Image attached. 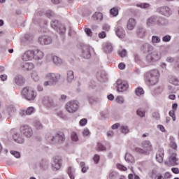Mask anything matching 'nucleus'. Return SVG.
Here are the masks:
<instances>
[{"label":"nucleus","instance_id":"30","mask_svg":"<svg viewBox=\"0 0 179 179\" xmlns=\"http://www.w3.org/2000/svg\"><path fill=\"white\" fill-rule=\"evenodd\" d=\"M124 160H126L127 163H130L131 164H134V163H135V158L129 152L126 153L124 156Z\"/></svg>","mask_w":179,"mask_h":179},{"label":"nucleus","instance_id":"55","mask_svg":"<svg viewBox=\"0 0 179 179\" xmlns=\"http://www.w3.org/2000/svg\"><path fill=\"white\" fill-rule=\"evenodd\" d=\"M87 124V119L83 118L81 119L79 122L80 127H85Z\"/></svg>","mask_w":179,"mask_h":179},{"label":"nucleus","instance_id":"22","mask_svg":"<svg viewBox=\"0 0 179 179\" xmlns=\"http://www.w3.org/2000/svg\"><path fill=\"white\" fill-rule=\"evenodd\" d=\"M145 76H150L151 78H160V71L157 69H152L148 73H145Z\"/></svg>","mask_w":179,"mask_h":179},{"label":"nucleus","instance_id":"57","mask_svg":"<svg viewBox=\"0 0 179 179\" xmlns=\"http://www.w3.org/2000/svg\"><path fill=\"white\" fill-rule=\"evenodd\" d=\"M169 115L172 117L173 121H176V110H170Z\"/></svg>","mask_w":179,"mask_h":179},{"label":"nucleus","instance_id":"61","mask_svg":"<svg viewBox=\"0 0 179 179\" xmlns=\"http://www.w3.org/2000/svg\"><path fill=\"white\" fill-rule=\"evenodd\" d=\"M83 136H89V135H90V131L89 130V129H85L83 131Z\"/></svg>","mask_w":179,"mask_h":179},{"label":"nucleus","instance_id":"13","mask_svg":"<svg viewBox=\"0 0 179 179\" xmlns=\"http://www.w3.org/2000/svg\"><path fill=\"white\" fill-rule=\"evenodd\" d=\"M92 52H93V48L88 45H84L83 47L81 57L86 59H89L92 55Z\"/></svg>","mask_w":179,"mask_h":179},{"label":"nucleus","instance_id":"33","mask_svg":"<svg viewBox=\"0 0 179 179\" xmlns=\"http://www.w3.org/2000/svg\"><path fill=\"white\" fill-rule=\"evenodd\" d=\"M43 103L45 104V106H47L48 107H51L52 104H54V101L52 99H50L48 96H45L43 99Z\"/></svg>","mask_w":179,"mask_h":179},{"label":"nucleus","instance_id":"41","mask_svg":"<svg viewBox=\"0 0 179 179\" xmlns=\"http://www.w3.org/2000/svg\"><path fill=\"white\" fill-rule=\"evenodd\" d=\"M151 42L152 44H159V43H162V39L157 36H152Z\"/></svg>","mask_w":179,"mask_h":179},{"label":"nucleus","instance_id":"12","mask_svg":"<svg viewBox=\"0 0 179 179\" xmlns=\"http://www.w3.org/2000/svg\"><path fill=\"white\" fill-rule=\"evenodd\" d=\"M21 134H23L27 138L33 136V129L29 125H22L20 127Z\"/></svg>","mask_w":179,"mask_h":179},{"label":"nucleus","instance_id":"53","mask_svg":"<svg viewBox=\"0 0 179 179\" xmlns=\"http://www.w3.org/2000/svg\"><path fill=\"white\" fill-rule=\"evenodd\" d=\"M171 41V36L170 35H166L162 37V41H164V43H169Z\"/></svg>","mask_w":179,"mask_h":179},{"label":"nucleus","instance_id":"58","mask_svg":"<svg viewBox=\"0 0 179 179\" xmlns=\"http://www.w3.org/2000/svg\"><path fill=\"white\" fill-rule=\"evenodd\" d=\"M102 29L105 31H110V29H111V27H110V25L108 24H103V26H102Z\"/></svg>","mask_w":179,"mask_h":179},{"label":"nucleus","instance_id":"17","mask_svg":"<svg viewBox=\"0 0 179 179\" xmlns=\"http://www.w3.org/2000/svg\"><path fill=\"white\" fill-rule=\"evenodd\" d=\"M157 12L160 13V15H163L164 16H166L169 17L171 15V10L170 8L167 6L159 7L157 9Z\"/></svg>","mask_w":179,"mask_h":179},{"label":"nucleus","instance_id":"15","mask_svg":"<svg viewBox=\"0 0 179 179\" xmlns=\"http://www.w3.org/2000/svg\"><path fill=\"white\" fill-rule=\"evenodd\" d=\"M38 43L41 45H50L52 43V38L49 36H41L38 38Z\"/></svg>","mask_w":179,"mask_h":179},{"label":"nucleus","instance_id":"6","mask_svg":"<svg viewBox=\"0 0 179 179\" xmlns=\"http://www.w3.org/2000/svg\"><path fill=\"white\" fill-rule=\"evenodd\" d=\"M160 59H162V54L156 50L148 53L145 57L146 62L150 65L156 64V62H158Z\"/></svg>","mask_w":179,"mask_h":179},{"label":"nucleus","instance_id":"32","mask_svg":"<svg viewBox=\"0 0 179 179\" xmlns=\"http://www.w3.org/2000/svg\"><path fill=\"white\" fill-rule=\"evenodd\" d=\"M52 61H53V64L55 65H56V66H59L60 65H62L63 64V61L62 59H61L58 56H53L52 57Z\"/></svg>","mask_w":179,"mask_h":179},{"label":"nucleus","instance_id":"64","mask_svg":"<svg viewBox=\"0 0 179 179\" xmlns=\"http://www.w3.org/2000/svg\"><path fill=\"white\" fill-rule=\"evenodd\" d=\"M171 171L174 174H179V169L178 168H172Z\"/></svg>","mask_w":179,"mask_h":179},{"label":"nucleus","instance_id":"35","mask_svg":"<svg viewBox=\"0 0 179 179\" xmlns=\"http://www.w3.org/2000/svg\"><path fill=\"white\" fill-rule=\"evenodd\" d=\"M93 20H96L97 22H101L103 20V14L100 12H96L92 15Z\"/></svg>","mask_w":179,"mask_h":179},{"label":"nucleus","instance_id":"20","mask_svg":"<svg viewBox=\"0 0 179 179\" xmlns=\"http://www.w3.org/2000/svg\"><path fill=\"white\" fill-rule=\"evenodd\" d=\"M164 157V149L163 148H159L155 156V159L158 163H163V159Z\"/></svg>","mask_w":179,"mask_h":179},{"label":"nucleus","instance_id":"42","mask_svg":"<svg viewBox=\"0 0 179 179\" xmlns=\"http://www.w3.org/2000/svg\"><path fill=\"white\" fill-rule=\"evenodd\" d=\"M120 131L122 132V134H129V128L128 127V126H125V125H122L120 127Z\"/></svg>","mask_w":179,"mask_h":179},{"label":"nucleus","instance_id":"14","mask_svg":"<svg viewBox=\"0 0 179 179\" xmlns=\"http://www.w3.org/2000/svg\"><path fill=\"white\" fill-rule=\"evenodd\" d=\"M118 92H127L129 85L127 81H122V80H117L116 82Z\"/></svg>","mask_w":179,"mask_h":179},{"label":"nucleus","instance_id":"24","mask_svg":"<svg viewBox=\"0 0 179 179\" xmlns=\"http://www.w3.org/2000/svg\"><path fill=\"white\" fill-rule=\"evenodd\" d=\"M154 48L150 43H144L141 46V50L144 52H150V51H153Z\"/></svg>","mask_w":179,"mask_h":179},{"label":"nucleus","instance_id":"28","mask_svg":"<svg viewBox=\"0 0 179 179\" xmlns=\"http://www.w3.org/2000/svg\"><path fill=\"white\" fill-rule=\"evenodd\" d=\"M169 141H170V143H169L170 147L172 149H173V150L176 151L177 148H178V145H177V143L176 142V138H174V136H170Z\"/></svg>","mask_w":179,"mask_h":179},{"label":"nucleus","instance_id":"21","mask_svg":"<svg viewBox=\"0 0 179 179\" xmlns=\"http://www.w3.org/2000/svg\"><path fill=\"white\" fill-rule=\"evenodd\" d=\"M13 138L17 143H24V138L20 134L15 133L13 135Z\"/></svg>","mask_w":179,"mask_h":179},{"label":"nucleus","instance_id":"19","mask_svg":"<svg viewBox=\"0 0 179 179\" xmlns=\"http://www.w3.org/2000/svg\"><path fill=\"white\" fill-rule=\"evenodd\" d=\"M14 83L17 85V86H23L24 85V83L26 82V80L22 75H17L15 76L13 79Z\"/></svg>","mask_w":179,"mask_h":179},{"label":"nucleus","instance_id":"51","mask_svg":"<svg viewBox=\"0 0 179 179\" xmlns=\"http://www.w3.org/2000/svg\"><path fill=\"white\" fill-rule=\"evenodd\" d=\"M26 43H30V41H31V40H33V36L31 35H30V34H27L24 35V37Z\"/></svg>","mask_w":179,"mask_h":179},{"label":"nucleus","instance_id":"49","mask_svg":"<svg viewBox=\"0 0 179 179\" xmlns=\"http://www.w3.org/2000/svg\"><path fill=\"white\" fill-rule=\"evenodd\" d=\"M135 93H136V96H142V94H143L145 93V91H143V89H142L141 87H138L135 90Z\"/></svg>","mask_w":179,"mask_h":179},{"label":"nucleus","instance_id":"44","mask_svg":"<svg viewBox=\"0 0 179 179\" xmlns=\"http://www.w3.org/2000/svg\"><path fill=\"white\" fill-rule=\"evenodd\" d=\"M31 78L35 82H38L40 80V77L38 76V74L36 71H32L31 73Z\"/></svg>","mask_w":179,"mask_h":179},{"label":"nucleus","instance_id":"26","mask_svg":"<svg viewBox=\"0 0 179 179\" xmlns=\"http://www.w3.org/2000/svg\"><path fill=\"white\" fill-rule=\"evenodd\" d=\"M136 26V21L134 18H130L127 24V27L128 30H134L135 27Z\"/></svg>","mask_w":179,"mask_h":179},{"label":"nucleus","instance_id":"4","mask_svg":"<svg viewBox=\"0 0 179 179\" xmlns=\"http://www.w3.org/2000/svg\"><path fill=\"white\" fill-rule=\"evenodd\" d=\"M21 94L24 99L28 100V101H33L37 97V92L33 90V88L29 87H25L22 89Z\"/></svg>","mask_w":179,"mask_h":179},{"label":"nucleus","instance_id":"59","mask_svg":"<svg viewBox=\"0 0 179 179\" xmlns=\"http://www.w3.org/2000/svg\"><path fill=\"white\" fill-rule=\"evenodd\" d=\"M93 160H94V163L96 164H97L99 163V162H100V155H94V157H93Z\"/></svg>","mask_w":179,"mask_h":179},{"label":"nucleus","instance_id":"7","mask_svg":"<svg viewBox=\"0 0 179 179\" xmlns=\"http://www.w3.org/2000/svg\"><path fill=\"white\" fill-rule=\"evenodd\" d=\"M79 107H80V103L78 100H71L66 103V111L71 114L76 113L79 110Z\"/></svg>","mask_w":179,"mask_h":179},{"label":"nucleus","instance_id":"29","mask_svg":"<svg viewBox=\"0 0 179 179\" xmlns=\"http://www.w3.org/2000/svg\"><path fill=\"white\" fill-rule=\"evenodd\" d=\"M113 44L110 43H105L103 45V51L106 54H110V52H113Z\"/></svg>","mask_w":179,"mask_h":179},{"label":"nucleus","instance_id":"63","mask_svg":"<svg viewBox=\"0 0 179 179\" xmlns=\"http://www.w3.org/2000/svg\"><path fill=\"white\" fill-rule=\"evenodd\" d=\"M119 55L122 57L124 58V57L127 56V50L125 49L122 50L119 52Z\"/></svg>","mask_w":179,"mask_h":179},{"label":"nucleus","instance_id":"60","mask_svg":"<svg viewBox=\"0 0 179 179\" xmlns=\"http://www.w3.org/2000/svg\"><path fill=\"white\" fill-rule=\"evenodd\" d=\"M85 31L87 36H88L89 37H92V36L93 34V33L92 32V29H90L89 28H85Z\"/></svg>","mask_w":179,"mask_h":179},{"label":"nucleus","instance_id":"40","mask_svg":"<svg viewBox=\"0 0 179 179\" xmlns=\"http://www.w3.org/2000/svg\"><path fill=\"white\" fill-rule=\"evenodd\" d=\"M58 139V142L60 143L65 141V135L63 133L56 134V140Z\"/></svg>","mask_w":179,"mask_h":179},{"label":"nucleus","instance_id":"56","mask_svg":"<svg viewBox=\"0 0 179 179\" xmlns=\"http://www.w3.org/2000/svg\"><path fill=\"white\" fill-rule=\"evenodd\" d=\"M105 148L104 145H102L101 143H98L97 146H96V150H98V152H103V150H104Z\"/></svg>","mask_w":179,"mask_h":179},{"label":"nucleus","instance_id":"5","mask_svg":"<svg viewBox=\"0 0 179 179\" xmlns=\"http://www.w3.org/2000/svg\"><path fill=\"white\" fill-rule=\"evenodd\" d=\"M141 148H136V152L137 153H141V155H146L149 152H152L153 150V145H152V142L149 140H145L141 143Z\"/></svg>","mask_w":179,"mask_h":179},{"label":"nucleus","instance_id":"2","mask_svg":"<svg viewBox=\"0 0 179 179\" xmlns=\"http://www.w3.org/2000/svg\"><path fill=\"white\" fill-rule=\"evenodd\" d=\"M44 52L40 49L27 50L22 56V61H41L44 59Z\"/></svg>","mask_w":179,"mask_h":179},{"label":"nucleus","instance_id":"50","mask_svg":"<svg viewBox=\"0 0 179 179\" xmlns=\"http://www.w3.org/2000/svg\"><path fill=\"white\" fill-rule=\"evenodd\" d=\"M116 167L117 169H118V170H120V171H127V170H128V169H127L125 166L121 164H117Z\"/></svg>","mask_w":179,"mask_h":179},{"label":"nucleus","instance_id":"27","mask_svg":"<svg viewBox=\"0 0 179 179\" xmlns=\"http://www.w3.org/2000/svg\"><path fill=\"white\" fill-rule=\"evenodd\" d=\"M137 36L138 37H140V38H143L145 36H146V29L142 27H138L137 28Z\"/></svg>","mask_w":179,"mask_h":179},{"label":"nucleus","instance_id":"39","mask_svg":"<svg viewBox=\"0 0 179 179\" xmlns=\"http://www.w3.org/2000/svg\"><path fill=\"white\" fill-rule=\"evenodd\" d=\"M71 138L73 142H79V136L78 134L75 131L71 133Z\"/></svg>","mask_w":179,"mask_h":179},{"label":"nucleus","instance_id":"62","mask_svg":"<svg viewBox=\"0 0 179 179\" xmlns=\"http://www.w3.org/2000/svg\"><path fill=\"white\" fill-rule=\"evenodd\" d=\"M99 38H106V37H107V34H106V31H103L99 34Z\"/></svg>","mask_w":179,"mask_h":179},{"label":"nucleus","instance_id":"23","mask_svg":"<svg viewBox=\"0 0 179 179\" xmlns=\"http://www.w3.org/2000/svg\"><path fill=\"white\" fill-rule=\"evenodd\" d=\"M75 79V73L72 70H68L66 72V80L68 83H72Z\"/></svg>","mask_w":179,"mask_h":179},{"label":"nucleus","instance_id":"10","mask_svg":"<svg viewBox=\"0 0 179 179\" xmlns=\"http://www.w3.org/2000/svg\"><path fill=\"white\" fill-rule=\"evenodd\" d=\"M160 20H163V19L159 17L157 15H152L147 19L146 26L147 27H153V26H156V24H164L160 22Z\"/></svg>","mask_w":179,"mask_h":179},{"label":"nucleus","instance_id":"38","mask_svg":"<svg viewBox=\"0 0 179 179\" xmlns=\"http://www.w3.org/2000/svg\"><path fill=\"white\" fill-rule=\"evenodd\" d=\"M80 166L81 167V171L82 173H87V170H89V166L86 165V164L84 162H81L80 163Z\"/></svg>","mask_w":179,"mask_h":179},{"label":"nucleus","instance_id":"34","mask_svg":"<svg viewBox=\"0 0 179 179\" xmlns=\"http://www.w3.org/2000/svg\"><path fill=\"white\" fill-rule=\"evenodd\" d=\"M22 68L27 71H31L34 69V64L31 62H25L22 65Z\"/></svg>","mask_w":179,"mask_h":179},{"label":"nucleus","instance_id":"54","mask_svg":"<svg viewBox=\"0 0 179 179\" xmlns=\"http://www.w3.org/2000/svg\"><path fill=\"white\" fill-rule=\"evenodd\" d=\"M137 115L139 117H145V110L140 108L137 110Z\"/></svg>","mask_w":179,"mask_h":179},{"label":"nucleus","instance_id":"45","mask_svg":"<svg viewBox=\"0 0 179 179\" xmlns=\"http://www.w3.org/2000/svg\"><path fill=\"white\" fill-rule=\"evenodd\" d=\"M119 174L115 171H112L109 173V178L110 179H116L118 177Z\"/></svg>","mask_w":179,"mask_h":179},{"label":"nucleus","instance_id":"52","mask_svg":"<svg viewBox=\"0 0 179 179\" xmlns=\"http://www.w3.org/2000/svg\"><path fill=\"white\" fill-rule=\"evenodd\" d=\"M10 154L15 157V159H20V152L15 150H11Z\"/></svg>","mask_w":179,"mask_h":179},{"label":"nucleus","instance_id":"47","mask_svg":"<svg viewBox=\"0 0 179 179\" xmlns=\"http://www.w3.org/2000/svg\"><path fill=\"white\" fill-rule=\"evenodd\" d=\"M116 103L118 104H124L125 103V99H124V96H117L115 99Z\"/></svg>","mask_w":179,"mask_h":179},{"label":"nucleus","instance_id":"3","mask_svg":"<svg viewBox=\"0 0 179 179\" xmlns=\"http://www.w3.org/2000/svg\"><path fill=\"white\" fill-rule=\"evenodd\" d=\"M45 79L48 81L43 83V86H52L57 85L59 80L61 79V74L55 73H48L45 75Z\"/></svg>","mask_w":179,"mask_h":179},{"label":"nucleus","instance_id":"48","mask_svg":"<svg viewBox=\"0 0 179 179\" xmlns=\"http://www.w3.org/2000/svg\"><path fill=\"white\" fill-rule=\"evenodd\" d=\"M34 107L30 106L26 110V114L27 115H31V114L34 113Z\"/></svg>","mask_w":179,"mask_h":179},{"label":"nucleus","instance_id":"31","mask_svg":"<svg viewBox=\"0 0 179 179\" xmlns=\"http://www.w3.org/2000/svg\"><path fill=\"white\" fill-rule=\"evenodd\" d=\"M75 173H76L75 168L72 166L68 168L67 174L70 179H75Z\"/></svg>","mask_w":179,"mask_h":179},{"label":"nucleus","instance_id":"16","mask_svg":"<svg viewBox=\"0 0 179 179\" xmlns=\"http://www.w3.org/2000/svg\"><path fill=\"white\" fill-rule=\"evenodd\" d=\"M62 164V159L59 157H55L53 158V162L52 163V167L55 171L59 170Z\"/></svg>","mask_w":179,"mask_h":179},{"label":"nucleus","instance_id":"43","mask_svg":"<svg viewBox=\"0 0 179 179\" xmlns=\"http://www.w3.org/2000/svg\"><path fill=\"white\" fill-rule=\"evenodd\" d=\"M110 13L111 16L115 17L118 16V8L117 7H113L110 9Z\"/></svg>","mask_w":179,"mask_h":179},{"label":"nucleus","instance_id":"18","mask_svg":"<svg viewBox=\"0 0 179 179\" xmlns=\"http://www.w3.org/2000/svg\"><path fill=\"white\" fill-rule=\"evenodd\" d=\"M159 82V78L145 76V83L148 86H155Z\"/></svg>","mask_w":179,"mask_h":179},{"label":"nucleus","instance_id":"37","mask_svg":"<svg viewBox=\"0 0 179 179\" xmlns=\"http://www.w3.org/2000/svg\"><path fill=\"white\" fill-rule=\"evenodd\" d=\"M136 6L141 9H150V4L148 3H138L136 4Z\"/></svg>","mask_w":179,"mask_h":179},{"label":"nucleus","instance_id":"8","mask_svg":"<svg viewBox=\"0 0 179 179\" xmlns=\"http://www.w3.org/2000/svg\"><path fill=\"white\" fill-rule=\"evenodd\" d=\"M50 26L53 30H55L57 33H59L61 36H63V34L66 31V28L65 27V25L59 23V21L55 20H52L50 22Z\"/></svg>","mask_w":179,"mask_h":179},{"label":"nucleus","instance_id":"25","mask_svg":"<svg viewBox=\"0 0 179 179\" xmlns=\"http://www.w3.org/2000/svg\"><path fill=\"white\" fill-rule=\"evenodd\" d=\"M46 141L48 143L54 145L57 142V135L54 136L51 134H48L46 135Z\"/></svg>","mask_w":179,"mask_h":179},{"label":"nucleus","instance_id":"1","mask_svg":"<svg viewBox=\"0 0 179 179\" xmlns=\"http://www.w3.org/2000/svg\"><path fill=\"white\" fill-rule=\"evenodd\" d=\"M45 17H48V19L55 17V13L51 10L38 8L35 11L32 18V22L34 24H36V26H40L41 27H43V26H47V24H48V20Z\"/></svg>","mask_w":179,"mask_h":179},{"label":"nucleus","instance_id":"36","mask_svg":"<svg viewBox=\"0 0 179 179\" xmlns=\"http://www.w3.org/2000/svg\"><path fill=\"white\" fill-rule=\"evenodd\" d=\"M169 83L174 85V86H179V79L176 76H171L169 78Z\"/></svg>","mask_w":179,"mask_h":179},{"label":"nucleus","instance_id":"9","mask_svg":"<svg viewBox=\"0 0 179 179\" xmlns=\"http://www.w3.org/2000/svg\"><path fill=\"white\" fill-rule=\"evenodd\" d=\"M164 164H166V166H178V158H177V152L169 150L168 161H166Z\"/></svg>","mask_w":179,"mask_h":179},{"label":"nucleus","instance_id":"11","mask_svg":"<svg viewBox=\"0 0 179 179\" xmlns=\"http://www.w3.org/2000/svg\"><path fill=\"white\" fill-rule=\"evenodd\" d=\"M122 21L119 20L116 22V27H115V33L119 38H125V30L122 28Z\"/></svg>","mask_w":179,"mask_h":179},{"label":"nucleus","instance_id":"46","mask_svg":"<svg viewBox=\"0 0 179 179\" xmlns=\"http://www.w3.org/2000/svg\"><path fill=\"white\" fill-rule=\"evenodd\" d=\"M34 127H35L36 129H43V124L38 120H35L34 122Z\"/></svg>","mask_w":179,"mask_h":179}]
</instances>
